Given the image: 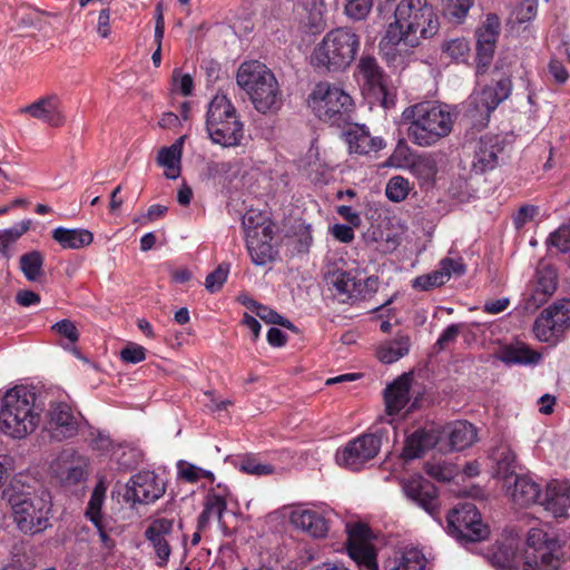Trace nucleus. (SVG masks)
<instances>
[{
  "instance_id": "nucleus-1",
  "label": "nucleus",
  "mask_w": 570,
  "mask_h": 570,
  "mask_svg": "<svg viewBox=\"0 0 570 570\" xmlns=\"http://www.w3.org/2000/svg\"><path fill=\"white\" fill-rule=\"evenodd\" d=\"M439 20L428 0H401L382 37L379 49L387 63L402 66L423 39L439 31Z\"/></svg>"
},
{
  "instance_id": "nucleus-2",
  "label": "nucleus",
  "mask_w": 570,
  "mask_h": 570,
  "mask_svg": "<svg viewBox=\"0 0 570 570\" xmlns=\"http://www.w3.org/2000/svg\"><path fill=\"white\" fill-rule=\"evenodd\" d=\"M407 126L409 139L416 146L431 147L448 137L455 121L452 108L435 101H422L406 107L401 115Z\"/></svg>"
},
{
  "instance_id": "nucleus-3",
  "label": "nucleus",
  "mask_w": 570,
  "mask_h": 570,
  "mask_svg": "<svg viewBox=\"0 0 570 570\" xmlns=\"http://www.w3.org/2000/svg\"><path fill=\"white\" fill-rule=\"evenodd\" d=\"M42 407L36 392L17 385L7 390L0 399V432L13 440H22L40 425Z\"/></svg>"
},
{
  "instance_id": "nucleus-4",
  "label": "nucleus",
  "mask_w": 570,
  "mask_h": 570,
  "mask_svg": "<svg viewBox=\"0 0 570 570\" xmlns=\"http://www.w3.org/2000/svg\"><path fill=\"white\" fill-rule=\"evenodd\" d=\"M236 80L258 112L275 114L282 108L279 83L265 63L257 60L243 62L237 70Z\"/></svg>"
},
{
  "instance_id": "nucleus-5",
  "label": "nucleus",
  "mask_w": 570,
  "mask_h": 570,
  "mask_svg": "<svg viewBox=\"0 0 570 570\" xmlns=\"http://www.w3.org/2000/svg\"><path fill=\"white\" fill-rule=\"evenodd\" d=\"M360 46V36L353 29L335 28L316 45L311 61L315 67L327 71H341L355 60Z\"/></svg>"
},
{
  "instance_id": "nucleus-6",
  "label": "nucleus",
  "mask_w": 570,
  "mask_h": 570,
  "mask_svg": "<svg viewBox=\"0 0 570 570\" xmlns=\"http://www.w3.org/2000/svg\"><path fill=\"white\" fill-rule=\"evenodd\" d=\"M205 127L210 141L224 148L238 147L244 139V124L225 95H216L208 104Z\"/></svg>"
},
{
  "instance_id": "nucleus-7",
  "label": "nucleus",
  "mask_w": 570,
  "mask_h": 570,
  "mask_svg": "<svg viewBox=\"0 0 570 570\" xmlns=\"http://www.w3.org/2000/svg\"><path fill=\"white\" fill-rule=\"evenodd\" d=\"M13 521L24 533L36 534L50 527L52 502L49 492H16L9 494Z\"/></svg>"
},
{
  "instance_id": "nucleus-8",
  "label": "nucleus",
  "mask_w": 570,
  "mask_h": 570,
  "mask_svg": "<svg viewBox=\"0 0 570 570\" xmlns=\"http://www.w3.org/2000/svg\"><path fill=\"white\" fill-rule=\"evenodd\" d=\"M568 558L563 547L556 539L538 528L527 534L522 551V570H567Z\"/></svg>"
},
{
  "instance_id": "nucleus-9",
  "label": "nucleus",
  "mask_w": 570,
  "mask_h": 570,
  "mask_svg": "<svg viewBox=\"0 0 570 570\" xmlns=\"http://www.w3.org/2000/svg\"><path fill=\"white\" fill-rule=\"evenodd\" d=\"M311 105L321 120L334 122L348 114L353 102L350 95L341 88L321 82L311 95Z\"/></svg>"
},
{
  "instance_id": "nucleus-10",
  "label": "nucleus",
  "mask_w": 570,
  "mask_h": 570,
  "mask_svg": "<svg viewBox=\"0 0 570 570\" xmlns=\"http://www.w3.org/2000/svg\"><path fill=\"white\" fill-rule=\"evenodd\" d=\"M449 532L461 541H481L490 531L473 503H461L448 514Z\"/></svg>"
},
{
  "instance_id": "nucleus-11",
  "label": "nucleus",
  "mask_w": 570,
  "mask_h": 570,
  "mask_svg": "<svg viewBox=\"0 0 570 570\" xmlns=\"http://www.w3.org/2000/svg\"><path fill=\"white\" fill-rule=\"evenodd\" d=\"M382 439L381 431L355 438L336 451L337 464L354 471L362 469L366 462L377 455L382 446Z\"/></svg>"
},
{
  "instance_id": "nucleus-12",
  "label": "nucleus",
  "mask_w": 570,
  "mask_h": 570,
  "mask_svg": "<svg viewBox=\"0 0 570 570\" xmlns=\"http://www.w3.org/2000/svg\"><path fill=\"white\" fill-rule=\"evenodd\" d=\"M326 279L334 295L343 303L364 299L377 288L376 277L370 276L361 279L351 271L336 269L330 272Z\"/></svg>"
},
{
  "instance_id": "nucleus-13",
  "label": "nucleus",
  "mask_w": 570,
  "mask_h": 570,
  "mask_svg": "<svg viewBox=\"0 0 570 570\" xmlns=\"http://www.w3.org/2000/svg\"><path fill=\"white\" fill-rule=\"evenodd\" d=\"M511 89V80L509 78H504L495 82L493 86H485L480 90H475L470 96L469 106L471 109L469 110V114L472 117L488 119L490 114L510 96Z\"/></svg>"
},
{
  "instance_id": "nucleus-14",
  "label": "nucleus",
  "mask_w": 570,
  "mask_h": 570,
  "mask_svg": "<svg viewBox=\"0 0 570 570\" xmlns=\"http://www.w3.org/2000/svg\"><path fill=\"white\" fill-rule=\"evenodd\" d=\"M165 490V482L155 472L142 471L127 482L125 499L132 503L150 504L161 498Z\"/></svg>"
},
{
  "instance_id": "nucleus-15",
  "label": "nucleus",
  "mask_w": 570,
  "mask_h": 570,
  "mask_svg": "<svg viewBox=\"0 0 570 570\" xmlns=\"http://www.w3.org/2000/svg\"><path fill=\"white\" fill-rule=\"evenodd\" d=\"M348 556L366 570H377L376 553L371 543V531L362 523L346 525Z\"/></svg>"
},
{
  "instance_id": "nucleus-16",
  "label": "nucleus",
  "mask_w": 570,
  "mask_h": 570,
  "mask_svg": "<svg viewBox=\"0 0 570 570\" xmlns=\"http://www.w3.org/2000/svg\"><path fill=\"white\" fill-rule=\"evenodd\" d=\"M145 538L153 548L157 567L165 568L171 553L174 520L167 518L155 519L146 529Z\"/></svg>"
},
{
  "instance_id": "nucleus-17",
  "label": "nucleus",
  "mask_w": 570,
  "mask_h": 570,
  "mask_svg": "<svg viewBox=\"0 0 570 570\" xmlns=\"http://www.w3.org/2000/svg\"><path fill=\"white\" fill-rule=\"evenodd\" d=\"M500 29V19L498 16L490 13L476 31V59L479 72H483L491 63Z\"/></svg>"
},
{
  "instance_id": "nucleus-18",
  "label": "nucleus",
  "mask_w": 570,
  "mask_h": 570,
  "mask_svg": "<svg viewBox=\"0 0 570 570\" xmlns=\"http://www.w3.org/2000/svg\"><path fill=\"white\" fill-rule=\"evenodd\" d=\"M289 523L314 539H323L330 531L326 515L314 509L293 508L288 514Z\"/></svg>"
},
{
  "instance_id": "nucleus-19",
  "label": "nucleus",
  "mask_w": 570,
  "mask_h": 570,
  "mask_svg": "<svg viewBox=\"0 0 570 570\" xmlns=\"http://www.w3.org/2000/svg\"><path fill=\"white\" fill-rule=\"evenodd\" d=\"M557 288V273L550 266L540 267L530 287V292L524 298V309L534 312L552 296Z\"/></svg>"
},
{
  "instance_id": "nucleus-20",
  "label": "nucleus",
  "mask_w": 570,
  "mask_h": 570,
  "mask_svg": "<svg viewBox=\"0 0 570 570\" xmlns=\"http://www.w3.org/2000/svg\"><path fill=\"white\" fill-rule=\"evenodd\" d=\"M402 490L407 499L429 514H436L439 508L438 491L430 481L422 476H411L402 482Z\"/></svg>"
},
{
  "instance_id": "nucleus-21",
  "label": "nucleus",
  "mask_w": 570,
  "mask_h": 570,
  "mask_svg": "<svg viewBox=\"0 0 570 570\" xmlns=\"http://www.w3.org/2000/svg\"><path fill=\"white\" fill-rule=\"evenodd\" d=\"M21 112L41 120L51 127H61L66 122L62 102L57 95H48L23 107Z\"/></svg>"
},
{
  "instance_id": "nucleus-22",
  "label": "nucleus",
  "mask_w": 570,
  "mask_h": 570,
  "mask_svg": "<svg viewBox=\"0 0 570 570\" xmlns=\"http://www.w3.org/2000/svg\"><path fill=\"white\" fill-rule=\"evenodd\" d=\"M49 424L56 438L67 439L77 434L80 419L71 406L65 402H53L50 404Z\"/></svg>"
},
{
  "instance_id": "nucleus-23",
  "label": "nucleus",
  "mask_w": 570,
  "mask_h": 570,
  "mask_svg": "<svg viewBox=\"0 0 570 570\" xmlns=\"http://www.w3.org/2000/svg\"><path fill=\"white\" fill-rule=\"evenodd\" d=\"M520 538L518 533L510 531L505 533L495 544L492 553V562L501 569H521L522 552H519Z\"/></svg>"
},
{
  "instance_id": "nucleus-24",
  "label": "nucleus",
  "mask_w": 570,
  "mask_h": 570,
  "mask_svg": "<svg viewBox=\"0 0 570 570\" xmlns=\"http://www.w3.org/2000/svg\"><path fill=\"white\" fill-rule=\"evenodd\" d=\"M441 433V451H461L476 440L475 428L465 421H456L444 428Z\"/></svg>"
},
{
  "instance_id": "nucleus-25",
  "label": "nucleus",
  "mask_w": 570,
  "mask_h": 570,
  "mask_svg": "<svg viewBox=\"0 0 570 570\" xmlns=\"http://www.w3.org/2000/svg\"><path fill=\"white\" fill-rule=\"evenodd\" d=\"M439 445L441 448V433L439 429H417L405 439L402 456L413 460Z\"/></svg>"
},
{
  "instance_id": "nucleus-26",
  "label": "nucleus",
  "mask_w": 570,
  "mask_h": 570,
  "mask_svg": "<svg viewBox=\"0 0 570 570\" xmlns=\"http://www.w3.org/2000/svg\"><path fill=\"white\" fill-rule=\"evenodd\" d=\"M503 147L501 140L497 136H483L475 146L472 160V168L475 173H485L497 167L499 163V154Z\"/></svg>"
},
{
  "instance_id": "nucleus-27",
  "label": "nucleus",
  "mask_w": 570,
  "mask_h": 570,
  "mask_svg": "<svg viewBox=\"0 0 570 570\" xmlns=\"http://www.w3.org/2000/svg\"><path fill=\"white\" fill-rule=\"evenodd\" d=\"M539 503L554 518L566 517L570 508V488L557 481L547 485L544 495Z\"/></svg>"
},
{
  "instance_id": "nucleus-28",
  "label": "nucleus",
  "mask_w": 570,
  "mask_h": 570,
  "mask_svg": "<svg viewBox=\"0 0 570 570\" xmlns=\"http://www.w3.org/2000/svg\"><path fill=\"white\" fill-rule=\"evenodd\" d=\"M411 376L402 374L384 390L385 410L389 415L399 414L410 402Z\"/></svg>"
},
{
  "instance_id": "nucleus-29",
  "label": "nucleus",
  "mask_w": 570,
  "mask_h": 570,
  "mask_svg": "<svg viewBox=\"0 0 570 570\" xmlns=\"http://www.w3.org/2000/svg\"><path fill=\"white\" fill-rule=\"evenodd\" d=\"M513 483L504 482L507 493L514 504L519 507H528L539 502L541 499L540 487L532 479L525 475H514Z\"/></svg>"
},
{
  "instance_id": "nucleus-30",
  "label": "nucleus",
  "mask_w": 570,
  "mask_h": 570,
  "mask_svg": "<svg viewBox=\"0 0 570 570\" xmlns=\"http://www.w3.org/2000/svg\"><path fill=\"white\" fill-rule=\"evenodd\" d=\"M348 151L356 155H371L384 147L381 137H373L364 126H355L345 132Z\"/></svg>"
},
{
  "instance_id": "nucleus-31",
  "label": "nucleus",
  "mask_w": 570,
  "mask_h": 570,
  "mask_svg": "<svg viewBox=\"0 0 570 570\" xmlns=\"http://www.w3.org/2000/svg\"><path fill=\"white\" fill-rule=\"evenodd\" d=\"M55 478L66 487L83 482L88 475V462L83 458L58 461L52 466Z\"/></svg>"
},
{
  "instance_id": "nucleus-32",
  "label": "nucleus",
  "mask_w": 570,
  "mask_h": 570,
  "mask_svg": "<svg viewBox=\"0 0 570 570\" xmlns=\"http://www.w3.org/2000/svg\"><path fill=\"white\" fill-rule=\"evenodd\" d=\"M273 233L264 236V234H250L246 239V247L252 262L257 266H264L273 262L277 255L276 249L272 245Z\"/></svg>"
},
{
  "instance_id": "nucleus-33",
  "label": "nucleus",
  "mask_w": 570,
  "mask_h": 570,
  "mask_svg": "<svg viewBox=\"0 0 570 570\" xmlns=\"http://www.w3.org/2000/svg\"><path fill=\"white\" fill-rule=\"evenodd\" d=\"M490 459L495 464V473L504 482H509L515 474V455L510 445L505 442H499L490 453Z\"/></svg>"
},
{
  "instance_id": "nucleus-34",
  "label": "nucleus",
  "mask_w": 570,
  "mask_h": 570,
  "mask_svg": "<svg viewBox=\"0 0 570 570\" xmlns=\"http://www.w3.org/2000/svg\"><path fill=\"white\" fill-rule=\"evenodd\" d=\"M185 136L178 138L169 147L159 150L157 163L165 169V176L168 179H177L180 175V159Z\"/></svg>"
},
{
  "instance_id": "nucleus-35",
  "label": "nucleus",
  "mask_w": 570,
  "mask_h": 570,
  "mask_svg": "<svg viewBox=\"0 0 570 570\" xmlns=\"http://www.w3.org/2000/svg\"><path fill=\"white\" fill-rule=\"evenodd\" d=\"M52 238L65 249H79L94 240V235L81 228L57 227L52 230Z\"/></svg>"
},
{
  "instance_id": "nucleus-36",
  "label": "nucleus",
  "mask_w": 570,
  "mask_h": 570,
  "mask_svg": "<svg viewBox=\"0 0 570 570\" xmlns=\"http://www.w3.org/2000/svg\"><path fill=\"white\" fill-rule=\"evenodd\" d=\"M499 358L507 364H535L540 361L541 354L531 350L523 343L504 346Z\"/></svg>"
},
{
  "instance_id": "nucleus-37",
  "label": "nucleus",
  "mask_w": 570,
  "mask_h": 570,
  "mask_svg": "<svg viewBox=\"0 0 570 570\" xmlns=\"http://www.w3.org/2000/svg\"><path fill=\"white\" fill-rule=\"evenodd\" d=\"M242 225L245 232V238H249L250 234H264V236L273 233V224L266 215L257 209H248L243 216Z\"/></svg>"
},
{
  "instance_id": "nucleus-38",
  "label": "nucleus",
  "mask_w": 570,
  "mask_h": 570,
  "mask_svg": "<svg viewBox=\"0 0 570 570\" xmlns=\"http://www.w3.org/2000/svg\"><path fill=\"white\" fill-rule=\"evenodd\" d=\"M410 340L407 336H399L389 341L377 350V357L382 363L391 364L409 353Z\"/></svg>"
},
{
  "instance_id": "nucleus-39",
  "label": "nucleus",
  "mask_w": 570,
  "mask_h": 570,
  "mask_svg": "<svg viewBox=\"0 0 570 570\" xmlns=\"http://www.w3.org/2000/svg\"><path fill=\"white\" fill-rule=\"evenodd\" d=\"M43 255L38 250L29 252L20 257V269L29 282H37L43 275Z\"/></svg>"
},
{
  "instance_id": "nucleus-40",
  "label": "nucleus",
  "mask_w": 570,
  "mask_h": 570,
  "mask_svg": "<svg viewBox=\"0 0 570 570\" xmlns=\"http://www.w3.org/2000/svg\"><path fill=\"white\" fill-rule=\"evenodd\" d=\"M550 320V312L543 309L533 324V334L540 342L554 344L560 334Z\"/></svg>"
},
{
  "instance_id": "nucleus-41",
  "label": "nucleus",
  "mask_w": 570,
  "mask_h": 570,
  "mask_svg": "<svg viewBox=\"0 0 570 570\" xmlns=\"http://www.w3.org/2000/svg\"><path fill=\"white\" fill-rule=\"evenodd\" d=\"M106 491H107V487H106L105 482L102 480H100L96 484V487L90 495V499H89V502H88V505L86 509V517L94 524H98V522L104 521L102 515H101V508L105 502Z\"/></svg>"
},
{
  "instance_id": "nucleus-42",
  "label": "nucleus",
  "mask_w": 570,
  "mask_h": 570,
  "mask_svg": "<svg viewBox=\"0 0 570 570\" xmlns=\"http://www.w3.org/2000/svg\"><path fill=\"white\" fill-rule=\"evenodd\" d=\"M30 227V220L20 222L7 229L0 230V253L9 257V248L14 244Z\"/></svg>"
},
{
  "instance_id": "nucleus-43",
  "label": "nucleus",
  "mask_w": 570,
  "mask_h": 570,
  "mask_svg": "<svg viewBox=\"0 0 570 570\" xmlns=\"http://www.w3.org/2000/svg\"><path fill=\"white\" fill-rule=\"evenodd\" d=\"M443 55L455 61H463L470 53V43L463 38H451L444 40L441 46Z\"/></svg>"
},
{
  "instance_id": "nucleus-44",
  "label": "nucleus",
  "mask_w": 570,
  "mask_h": 570,
  "mask_svg": "<svg viewBox=\"0 0 570 570\" xmlns=\"http://www.w3.org/2000/svg\"><path fill=\"white\" fill-rule=\"evenodd\" d=\"M238 468L240 471L256 476L271 475L276 471L274 465L262 462L256 455L242 458Z\"/></svg>"
},
{
  "instance_id": "nucleus-45",
  "label": "nucleus",
  "mask_w": 570,
  "mask_h": 570,
  "mask_svg": "<svg viewBox=\"0 0 570 570\" xmlns=\"http://www.w3.org/2000/svg\"><path fill=\"white\" fill-rule=\"evenodd\" d=\"M546 311L550 312V321L561 335L570 325V301L554 303L552 306L546 308Z\"/></svg>"
},
{
  "instance_id": "nucleus-46",
  "label": "nucleus",
  "mask_w": 570,
  "mask_h": 570,
  "mask_svg": "<svg viewBox=\"0 0 570 570\" xmlns=\"http://www.w3.org/2000/svg\"><path fill=\"white\" fill-rule=\"evenodd\" d=\"M411 188V183L406 178L394 176L386 184L385 195L390 200L399 203L406 198Z\"/></svg>"
},
{
  "instance_id": "nucleus-47",
  "label": "nucleus",
  "mask_w": 570,
  "mask_h": 570,
  "mask_svg": "<svg viewBox=\"0 0 570 570\" xmlns=\"http://www.w3.org/2000/svg\"><path fill=\"white\" fill-rule=\"evenodd\" d=\"M446 275L445 272H441L440 268H438L429 274L415 277L412 282V286L420 291H430L445 284Z\"/></svg>"
},
{
  "instance_id": "nucleus-48",
  "label": "nucleus",
  "mask_w": 570,
  "mask_h": 570,
  "mask_svg": "<svg viewBox=\"0 0 570 570\" xmlns=\"http://www.w3.org/2000/svg\"><path fill=\"white\" fill-rule=\"evenodd\" d=\"M426 560L416 549L403 552L393 570H424Z\"/></svg>"
},
{
  "instance_id": "nucleus-49",
  "label": "nucleus",
  "mask_w": 570,
  "mask_h": 570,
  "mask_svg": "<svg viewBox=\"0 0 570 570\" xmlns=\"http://www.w3.org/2000/svg\"><path fill=\"white\" fill-rule=\"evenodd\" d=\"M179 476L188 482H197L202 478L214 480V474L210 471L204 470L186 461H179L177 464Z\"/></svg>"
},
{
  "instance_id": "nucleus-50",
  "label": "nucleus",
  "mask_w": 570,
  "mask_h": 570,
  "mask_svg": "<svg viewBox=\"0 0 570 570\" xmlns=\"http://www.w3.org/2000/svg\"><path fill=\"white\" fill-rule=\"evenodd\" d=\"M225 509V499L219 494L210 493L206 499L205 509L200 514V521H206L212 517L220 520Z\"/></svg>"
},
{
  "instance_id": "nucleus-51",
  "label": "nucleus",
  "mask_w": 570,
  "mask_h": 570,
  "mask_svg": "<svg viewBox=\"0 0 570 570\" xmlns=\"http://www.w3.org/2000/svg\"><path fill=\"white\" fill-rule=\"evenodd\" d=\"M229 274V266L226 264H220L218 267L207 275L205 279V287L209 293H216L220 291L223 285L225 284L227 276Z\"/></svg>"
},
{
  "instance_id": "nucleus-52",
  "label": "nucleus",
  "mask_w": 570,
  "mask_h": 570,
  "mask_svg": "<svg viewBox=\"0 0 570 570\" xmlns=\"http://www.w3.org/2000/svg\"><path fill=\"white\" fill-rule=\"evenodd\" d=\"M361 75L370 85H379L381 81V72L376 60L372 57H363L358 63Z\"/></svg>"
},
{
  "instance_id": "nucleus-53",
  "label": "nucleus",
  "mask_w": 570,
  "mask_h": 570,
  "mask_svg": "<svg viewBox=\"0 0 570 570\" xmlns=\"http://www.w3.org/2000/svg\"><path fill=\"white\" fill-rule=\"evenodd\" d=\"M538 11V0H522L513 10L512 16L518 23L533 20Z\"/></svg>"
},
{
  "instance_id": "nucleus-54",
  "label": "nucleus",
  "mask_w": 570,
  "mask_h": 570,
  "mask_svg": "<svg viewBox=\"0 0 570 570\" xmlns=\"http://www.w3.org/2000/svg\"><path fill=\"white\" fill-rule=\"evenodd\" d=\"M373 0H346L345 13L354 20L364 19L371 11Z\"/></svg>"
},
{
  "instance_id": "nucleus-55",
  "label": "nucleus",
  "mask_w": 570,
  "mask_h": 570,
  "mask_svg": "<svg viewBox=\"0 0 570 570\" xmlns=\"http://www.w3.org/2000/svg\"><path fill=\"white\" fill-rule=\"evenodd\" d=\"M472 0H442V8L445 14L461 20L472 7Z\"/></svg>"
},
{
  "instance_id": "nucleus-56",
  "label": "nucleus",
  "mask_w": 570,
  "mask_h": 570,
  "mask_svg": "<svg viewBox=\"0 0 570 570\" xmlns=\"http://www.w3.org/2000/svg\"><path fill=\"white\" fill-rule=\"evenodd\" d=\"M257 317L268 324H278L286 328L295 331L294 324L287 318L279 315L276 311L259 304L258 308L255 311Z\"/></svg>"
},
{
  "instance_id": "nucleus-57",
  "label": "nucleus",
  "mask_w": 570,
  "mask_h": 570,
  "mask_svg": "<svg viewBox=\"0 0 570 570\" xmlns=\"http://www.w3.org/2000/svg\"><path fill=\"white\" fill-rule=\"evenodd\" d=\"M549 244L561 253L570 250V227L561 226L552 233L548 239Z\"/></svg>"
},
{
  "instance_id": "nucleus-58",
  "label": "nucleus",
  "mask_w": 570,
  "mask_h": 570,
  "mask_svg": "<svg viewBox=\"0 0 570 570\" xmlns=\"http://www.w3.org/2000/svg\"><path fill=\"white\" fill-rule=\"evenodd\" d=\"M439 268L441 272H445L446 275V282L452 277H460L465 274V265L462 261V258H443L440 264Z\"/></svg>"
},
{
  "instance_id": "nucleus-59",
  "label": "nucleus",
  "mask_w": 570,
  "mask_h": 570,
  "mask_svg": "<svg viewBox=\"0 0 570 570\" xmlns=\"http://www.w3.org/2000/svg\"><path fill=\"white\" fill-rule=\"evenodd\" d=\"M462 325L461 324H451L449 325L440 335L435 343V348L438 351H443L448 348L451 344H453L460 332H461Z\"/></svg>"
},
{
  "instance_id": "nucleus-60",
  "label": "nucleus",
  "mask_w": 570,
  "mask_h": 570,
  "mask_svg": "<svg viewBox=\"0 0 570 570\" xmlns=\"http://www.w3.org/2000/svg\"><path fill=\"white\" fill-rule=\"evenodd\" d=\"M193 78L189 75H183L178 69H175L173 72V89L180 92L183 96H189L193 92Z\"/></svg>"
},
{
  "instance_id": "nucleus-61",
  "label": "nucleus",
  "mask_w": 570,
  "mask_h": 570,
  "mask_svg": "<svg viewBox=\"0 0 570 570\" xmlns=\"http://www.w3.org/2000/svg\"><path fill=\"white\" fill-rule=\"evenodd\" d=\"M120 356L124 362L136 364L145 360L146 351L142 346L130 343L121 350Z\"/></svg>"
},
{
  "instance_id": "nucleus-62",
  "label": "nucleus",
  "mask_w": 570,
  "mask_h": 570,
  "mask_svg": "<svg viewBox=\"0 0 570 570\" xmlns=\"http://www.w3.org/2000/svg\"><path fill=\"white\" fill-rule=\"evenodd\" d=\"M413 168L424 180L433 179L438 173L436 163L432 158H422L417 160Z\"/></svg>"
},
{
  "instance_id": "nucleus-63",
  "label": "nucleus",
  "mask_w": 570,
  "mask_h": 570,
  "mask_svg": "<svg viewBox=\"0 0 570 570\" xmlns=\"http://www.w3.org/2000/svg\"><path fill=\"white\" fill-rule=\"evenodd\" d=\"M52 330L61 336L66 337L71 343H75L79 340V332L75 323L69 320L57 322L55 325H52Z\"/></svg>"
},
{
  "instance_id": "nucleus-64",
  "label": "nucleus",
  "mask_w": 570,
  "mask_h": 570,
  "mask_svg": "<svg viewBox=\"0 0 570 570\" xmlns=\"http://www.w3.org/2000/svg\"><path fill=\"white\" fill-rule=\"evenodd\" d=\"M538 214V208L532 205L522 206L515 214L513 220L517 228L523 227Z\"/></svg>"
}]
</instances>
